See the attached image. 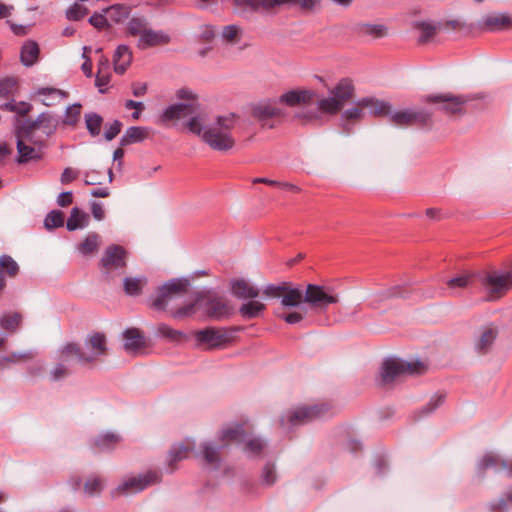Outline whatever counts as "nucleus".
<instances>
[{
    "mask_svg": "<svg viewBox=\"0 0 512 512\" xmlns=\"http://www.w3.org/2000/svg\"><path fill=\"white\" fill-rule=\"evenodd\" d=\"M86 128L92 137L98 136L103 124V118L97 113L85 114Z\"/></svg>",
    "mask_w": 512,
    "mask_h": 512,
    "instance_id": "nucleus-45",
    "label": "nucleus"
},
{
    "mask_svg": "<svg viewBox=\"0 0 512 512\" xmlns=\"http://www.w3.org/2000/svg\"><path fill=\"white\" fill-rule=\"evenodd\" d=\"M230 290L233 296L242 300L255 299L259 296V289L243 278L231 280Z\"/></svg>",
    "mask_w": 512,
    "mask_h": 512,
    "instance_id": "nucleus-21",
    "label": "nucleus"
},
{
    "mask_svg": "<svg viewBox=\"0 0 512 512\" xmlns=\"http://www.w3.org/2000/svg\"><path fill=\"white\" fill-rule=\"evenodd\" d=\"M497 337V330L491 327L486 328L476 341L475 348L479 353H486Z\"/></svg>",
    "mask_w": 512,
    "mask_h": 512,
    "instance_id": "nucleus-38",
    "label": "nucleus"
},
{
    "mask_svg": "<svg viewBox=\"0 0 512 512\" xmlns=\"http://www.w3.org/2000/svg\"><path fill=\"white\" fill-rule=\"evenodd\" d=\"M338 302V295L330 287L308 284L304 290V304L311 310L325 312L329 305Z\"/></svg>",
    "mask_w": 512,
    "mask_h": 512,
    "instance_id": "nucleus-7",
    "label": "nucleus"
},
{
    "mask_svg": "<svg viewBox=\"0 0 512 512\" xmlns=\"http://www.w3.org/2000/svg\"><path fill=\"white\" fill-rule=\"evenodd\" d=\"M103 12L107 15L108 20L121 23L129 17L131 8L124 4H114L104 9Z\"/></svg>",
    "mask_w": 512,
    "mask_h": 512,
    "instance_id": "nucleus-34",
    "label": "nucleus"
},
{
    "mask_svg": "<svg viewBox=\"0 0 512 512\" xmlns=\"http://www.w3.org/2000/svg\"><path fill=\"white\" fill-rule=\"evenodd\" d=\"M286 285L287 282H281L278 285L270 284L265 287L263 292L267 297L282 298L283 293L287 290Z\"/></svg>",
    "mask_w": 512,
    "mask_h": 512,
    "instance_id": "nucleus-59",
    "label": "nucleus"
},
{
    "mask_svg": "<svg viewBox=\"0 0 512 512\" xmlns=\"http://www.w3.org/2000/svg\"><path fill=\"white\" fill-rule=\"evenodd\" d=\"M59 359H60V363L57 364L55 366V368L51 371V378L53 380H55V381L61 380V379L65 378V377L69 376L70 373H71V370H70L69 367L73 363H77L75 358H73L71 361H64L63 360V347L60 350Z\"/></svg>",
    "mask_w": 512,
    "mask_h": 512,
    "instance_id": "nucleus-40",
    "label": "nucleus"
},
{
    "mask_svg": "<svg viewBox=\"0 0 512 512\" xmlns=\"http://www.w3.org/2000/svg\"><path fill=\"white\" fill-rule=\"evenodd\" d=\"M477 469L481 475L487 469H494L496 472L505 471L507 476L512 478V460L505 459L492 452L483 455L477 464Z\"/></svg>",
    "mask_w": 512,
    "mask_h": 512,
    "instance_id": "nucleus-16",
    "label": "nucleus"
},
{
    "mask_svg": "<svg viewBox=\"0 0 512 512\" xmlns=\"http://www.w3.org/2000/svg\"><path fill=\"white\" fill-rule=\"evenodd\" d=\"M0 270H5L8 276L14 277L19 271V266L12 257L2 255L0 257Z\"/></svg>",
    "mask_w": 512,
    "mask_h": 512,
    "instance_id": "nucleus-53",
    "label": "nucleus"
},
{
    "mask_svg": "<svg viewBox=\"0 0 512 512\" xmlns=\"http://www.w3.org/2000/svg\"><path fill=\"white\" fill-rule=\"evenodd\" d=\"M197 104L195 101L191 103H177L166 108L161 115L162 122L178 120L196 112Z\"/></svg>",
    "mask_w": 512,
    "mask_h": 512,
    "instance_id": "nucleus-20",
    "label": "nucleus"
},
{
    "mask_svg": "<svg viewBox=\"0 0 512 512\" xmlns=\"http://www.w3.org/2000/svg\"><path fill=\"white\" fill-rule=\"evenodd\" d=\"M85 346L89 352H84L76 343L65 344L63 346V360L71 361L75 358L78 364L83 366L92 365L108 352L106 336L100 332L89 334L85 340Z\"/></svg>",
    "mask_w": 512,
    "mask_h": 512,
    "instance_id": "nucleus-3",
    "label": "nucleus"
},
{
    "mask_svg": "<svg viewBox=\"0 0 512 512\" xmlns=\"http://www.w3.org/2000/svg\"><path fill=\"white\" fill-rule=\"evenodd\" d=\"M132 62V52L127 45H119L113 55L114 71L124 74Z\"/></svg>",
    "mask_w": 512,
    "mask_h": 512,
    "instance_id": "nucleus-26",
    "label": "nucleus"
},
{
    "mask_svg": "<svg viewBox=\"0 0 512 512\" xmlns=\"http://www.w3.org/2000/svg\"><path fill=\"white\" fill-rule=\"evenodd\" d=\"M409 290L406 285H395L377 294V300L383 301L392 298H406L409 295Z\"/></svg>",
    "mask_w": 512,
    "mask_h": 512,
    "instance_id": "nucleus-41",
    "label": "nucleus"
},
{
    "mask_svg": "<svg viewBox=\"0 0 512 512\" xmlns=\"http://www.w3.org/2000/svg\"><path fill=\"white\" fill-rule=\"evenodd\" d=\"M425 370V365L420 361L406 362L401 359L389 358L382 364L380 381L382 385H389L402 375L422 374Z\"/></svg>",
    "mask_w": 512,
    "mask_h": 512,
    "instance_id": "nucleus-5",
    "label": "nucleus"
},
{
    "mask_svg": "<svg viewBox=\"0 0 512 512\" xmlns=\"http://www.w3.org/2000/svg\"><path fill=\"white\" fill-rule=\"evenodd\" d=\"M252 115L258 121L264 122L268 119L282 115L281 110L271 104H259L252 110Z\"/></svg>",
    "mask_w": 512,
    "mask_h": 512,
    "instance_id": "nucleus-33",
    "label": "nucleus"
},
{
    "mask_svg": "<svg viewBox=\"0 0 512 512\" xmlns=\"http://www.w3.org/2000/svg\"><path fill=\"white\" fill-rule=\"evenodd\" d=\"M20 60L26 67L32 66V40H27L24 43L21 49Z\"/></svg>",
    "mask_w": 512,
    "mask_h": 512,
    "instance_id": "nucleus-63",
    "label": "nucleus"
},
{
    "mask_svg": "<svg viewBox=\"0 0 512 512\" xmlns=\"http://www.w3.org/2000/svg\"><path fill=\"white\" fill-rule=\"evenodd\" d=\"M225 448L224 444H214L212 442H204L201 444V451L197 456L201 457L204 464L214 470H217L221 464V449Z\"/></svg>",
    "mask_w": 512,
    "mask_h": 512,
    "instance_id": "nucleus-17",
    "label": "nucleus"
},
{
    "mask_svg": "<svg viewBox=\"0 0 512 512\" xmlns=\"http://www.w3.org/2000/svg\"><path fill=\"white\" fill-rule=\"evenodd\" d=\"M266 444L260 438H252L245 445V452L251 457H260Z\"/></svg>",
    "mask_w": 512,
    "mask_h": 512,
    "instance_id": "nucleus-52",
    "label": "nucleus"
},
{
    "mask_svg": "<svg viewBox=\"0 0 512 512\" xmlns=\"http://www.w3.org/2000/svg\"><path fill=\"white\" fill-rule=\"evenodd\" d=\"M89 222V215L80 210L78 207L72 208L70 216L66 222V228L69 231H75L79 228L86 227Z\"/></svg>",
    "mask_w": 512,
    "mask_h": 512,
    "instance_id": "nucleus-32",
    "label": "nucleus"
},
{
    "mask_svg": "<svg viewBox=\"0 0 512 512\" xmlns=\"http://www.w3.org/2000/svg\"><path fill=\"white\" fill-rule=\"evenodd\" d=\"M148 28V22L147 19L144 17H133L129 20L127 24V33L130 36L139 38L141 35L145 32V30Z\"/></svg>",
    "mask_w": 512,
    "mask_h": 512,
    "instance_id": "nucleus-44",
    "label": "nucleus"
},
{
    "mask_svg": "<svg viewBox=\"0 0 512 512\" xmlns=\"http://www.w3.org/2000/svg\"><path fill=\"white\" fill-rule=\"evenodd\" d=\"M241 28L237 25H227L222 30V38L228 44H236L241 39Z\"/></svg>",
    "mask_w": 512,
    "mask_h": 512,
    "instance_id": "nucleus-51",
    "label": "nucleus"
},
{
    "mask_svg": "<svg viewBox=\"0 0 512 512\" xmlns=\"http://www.w3.org/2000/svg\"><path fill=\"white\" fill-rule=\"evenodd\" d=\"M196 303L205 307L210 318L220 320L230 315L226 301L210 290L196 293Z\"/></svg>",
    "mask_w": 512,
    "mask_h": 512,
    "instance_id": "nucleus-11",
    "label": "nucleus"
},
{
    "mask_svg": "<svg viewBox=\"0 0 512 512\" xmlns=\"http://www.w3.org/2000/svg\"><path fill=\"white\" fill-rule=\"evenodd\" d=\"M390 122L398 127H409L419 125L421 127L429 125L431 113L426 110L404 109L394 113L390 112Z\"/></svg>",
    "mask_w": 512,
    "mask_h": 512,
    "instance_id": "nucleus-14",
    "label": "nucleus"
},
{
    "mask_svg": "<svg viewBox=\"0 0 512 512\" xmlns=\"http://www.w3.org/2000/svg\"><path fill=\"white\" fill-rule=\"evenodd\" d=\"M266 310V305L262 302L251 299L250 301L243 303L239 308V313L242 318L251 320L259 318Z\"/></svg>",
    "mask_w": 512,
    "mask_h": 512,
    "instance_id": "nucleus-31",
    "label": "nucleus"
},
{
    "mask_svg": "<svg viewBox=\"0 0 512 512\" xmlns=\"http://www.w3.org/2000/svg\"><path fill=\"white\" fill-rule=\"evenodd\" d=\"M240 328H225V327H208L196 332V340L200 344H207L209 349H216L230 343L233 339L234 333L238 332Z\"/></svg>",
    "mask_w": 512,
    "mask_h": 512,
    "instance_id": "nucleus-10",
    "label": "nucleus"
},
{
    "mask_svg": "<svg viewBox=\"0 0 512 512\" xmlns=\"http://www.w3.org/2000/svg\"><path fill=\"white\" fill-rule=\"evenodd\" d=\"M161 480V473L158 471H148L138 477H131L120 484L114 494L125 495L131 493H137L150 485L159 483Z\"/></svg>",
    "mask_w": 512,
    "mask_h": 512,
    "instance_id": "nucleus-13",
    "label": "nucleus"
},
{
    "mask_svg": "<svg viewBox=\"0 0 512 512\" xmlns=\"http://www.w3.org/2000/svg\"><path fill=\"white\" fill-rule=\"evenodd\" d=\"M68 95V92L53 87H43L34 91V96L40 97V102L48 107L56 105Z\"/></svg>",
    "mask_w": 512,
    "mask_h": 512,
    "instance_id": "nucleus-23",
    "label": "nucleus"
},
{
    "mask_svg": "<svg viewBox=\"0 0 512 512\" xmlns=\"http://www.w3.org/2000/svg\"><path fill=\"white\" fill-rule=\"evenodd\" d=\"M89 10L78 3L72 5L66 12L67 19L71 21H78L88 14Z\"/></svg>",
    "mask_w": 512,
    "mask_h": 512,
    "instance_id": "nucleus-56",
    "label": "nucleus"
},
{
    "mask_svg": "<svg viewBox=\"0 0 512 512\" xmlns=\"http://www.w3.org/2000/svg\"><path fill=\"white\" fill-rule=\"evenodd\" d=\"M354 94L355 87L352 80L342 78L329 90L328 97H323L317 101V108L322 113L335 115L354 97Z\"/></svg>",
    "mask_w": 512,
    "mask_h": 512,
    "instance_id": "nucleus-4",
    "label": "nucleus"
},
{
    "mask_svg": "<svg viewBox=\"0 0 512 512\" xmlns=\"http://www.w3.org/2000/svg\"><path fill=\"white\" fill-rule=\"evenodd\" d=\"M481 28L488 31L512 29V17L506 14H492L483 18Z\"/></svg>",
    "mask_w": 512,
    "mask_h": 512,
    "instance_id": "nucleus-22",
    "label": "nucleus"
},
{
    "mask_svg": "<svg viewBox=\"0 0 512 512\" xmlns=\"http://www.w3.org/2000/svg\"><path fill=\"white\" fill-rule=\"evenodd\" d=\"M358 104L368 109L370 115L382 117L390 115L391 104L373 97H365L358 101Z\"/></svg>",
    "mask_w": 512,
    "mask_h": 512,
    "instance_id": "nucleus-25",
    "label": "nucleus"
},
{
    "mask_svg": "<svg viewBox=\"0 0 512 512\" xmlns=\"http://www.w3.org/2000/svg\"><path fill=\"white\" fill-rule=\"evenodd\" d=\"M314 95V92L311 90H291L282 94L279 98V102L288 106H296L299 104L309 103L313 99Z\"/></svg>",
    "mask_w": 512,
    "mask_h": 512,
    "instance_id": "nucleus-27",
    "label": "nucleus"
},
{
    "mask_svg": "<svg viewBox=\"0 0 512 512\" xmlns=\"http://www.w3.org/2000/svg\"><path fill=\"white\" fill-rule=\"evenodd\" d=\"M21 322V316L18 313L6 314L0 318V328L8 332H14Z\"/></svg>",
    "mask_w": 512,
    "mask_h": 512,
    "instance_id": "nucleus-50",
    "label": "nucleus"
},
{
    "mask_svg": "<svg viewBox=\"0 0 512 512\" xmlns=\"http://www.w3.org/2000/svg\"><path fill=\"white\" fill-rule=\"evenodd\" d=\"M190 282L185 278H173L158 288L151 307L158 311L166 310L168 303L178 294L187 292Z\"/></svg>",
    "mask_w": 512,
    "mask_h": 512,
    "instance_id": "nucleus-9",
    "label": "nucleus"
},
{
    "mask_svg": "<svg viewBox=\"0 0 512 512\" xmlns=\"http://www.w3.org/2000/svg\"><path fill=\"white\" fill-rule=\"evenodd\" d=\"M170 40V36L165 32L156 31L148 27L138 39L137 47L140 50H146L151 47L166 45Z\"/></svg>",
    "mask_w": 512,
    "mask_h": 512,
    "instance_id": "nucleus-18",
    "label": "nucleus"
},
{
    "mask_svg": "<svg viewBox=\"0 0 512 512\" xmlns=\"http://www.w3.org/2000/svg\"><path fill=\"white\" fill-rule=\"evenodd\" d=\"M413 28L419 30L421 35L419 37L420 43H426L430 41L436 34V26L426 21H415Z\"/></svg>",
    "mask_w": 512,
    "mask_h": 512,
    "instance_id": "nucleus-43",
    "label": "nucleus"
},
{
    "mask_svg": "<svg viewBox=\"0 0 512 512\" xmlns=\"http://www.w3.org/2000/svg\"><path fill=\"white\" fill-rule=\"evenodd\" d=\"M287 290L282 295L281 305L286 308L299 307L304 303V290L300 287H294L287 282Z\"/></svg>",
    "mask_w": 512,
    "mask_h": 512,
    "instance_id": "nucleus-28",
    "label": "nucleus"
},
{
    "mask_svg": "<svg viewBox=\"0 0 512 512\" xmlns=\"http://www.w3.org/2000/svg\"><path fill=\"white\" fill-rule=\"evenodd\" d=\"M427 103L441 104L438 110L447 115H462L464 114V105L468 99L464 96H456L451 93H442L426 96L424 99Z\"/></svg>",
    "mask_w": 512,
    "mask_h": 512,
    "instance_id": "nucleus-12",
    "label": "nucleus"
},
{
    "mask_svg": "<svg viewBox=\"0 0 512 512\" xmlns=\"http://www.w3.org/2000/svg\"><path fill=\"white\" fill-rule=\"evenodd\" d=\"M100 245V236L95 233H89L86 238L78 245V251L82 255H89L97 252Z\"/></svg>",
    "mask_w": 512,
    "mask_h": 512,
    "instance_id": "nucleus-39",
    "label": "nucleus"
},
{
    "mask_svg": "<svg viewBox=\"0 0 512 512\" xmlns=\"http://www.w3.org/2000/svg\"><path fill=\"white\" fill-rule=\"evenodd\" d=\"M120 442V436L113 433L99 435L93 440V446L100 452L111 450Z\"/></svg>",
    "mask_w": 512,
    "mask_h": 512,
    "instance_id": "nucleus-36",
    "label": "nucleus"
},
{
    "mask_svg": "<svg viewBox=\"0 0 512 512\" xmlns=\"http://www.w3.org/2000/svg\"><path fill=\"white\" fill-rule=\"evenodd\" d=\"M277 479L275 466L271 463H267L261 474V481L266 486H272L275 484Z\"/></svg>",
    "mask_w": 512,
    "mask_h": 512,
    "instance_id": "nucleus-58",
    "label": "nucleus"
},
{
    "mask_svg": "<svg viewBox=\"0 0 512 512\" xmlns=\"http://www.w3.org/2000/svg\"><path fill=\"white\" fill-rule=\"evenodd\" d=\"M158 332L163 337H166V338H168L170 340H174V341H178L183 337V333L181 331L175 330L166 324H161L158 327Z\"/></svg>",
    "mask_w": 512,
    "mask_h": 512,
    "instance_id": "nucleus-62",
    "label": "nucleus"
},
{
    "mask_svg": "<svg viewBox=\"0 0 512 512\" xmlns=\"http://www.w3.org/2000/svg\"><path fill=\"white\" fill-rule=\"evenodd\" d=\"M512 506V486L506 491L503 497L490 503L492 512H505Z\"/></svg>",
    "mask_w": 512,
    "mask_h": 512,
    "instance_id": "nucleus-48",
    "label": "nucleus"
},
{
    "mask_svg": "<svg viewBox=\"0 0 512 512\" xmlns=\"http://www.w3.org/2000/svg\"><path fill=\"white\" fill-rule=\"evenodd\" d=\"M471 282V276L470 275H460L453 277L447 281V286L450 289H463L466 288Z\"/></svg>",
    "mask_w": 512,
    "mask_h": 512,
    "instance_id": "nucleus-60",
    "label": "nucleus"
},
{
    "mask_svg": "<svg viewBox=\"0 0 512 512\" xmlns=\"http://www.w3.org/2000/svg\"><path fill=\"white\" fill-rule=\"evenodd\" d=\"M332 406L329 403H319L311 406H301L288 412L287 416L280 419V425L296 427L307 424L313 420L328 414Z\"/></svg>",
    "mask_w": 512,
    "mask_h": 512,
    "instance_id": "nucleus-6",
    "label": "nucleus"
},
{
    "mask_svg": "<svg viewBox=\"0 0 512 512\" xmlns=\"http://www.w3.org/2000/svg\"><path fill=\"white\" fill-rule=\"evenodd\" d=\"M18 88V82L15 77H5L0 79V98H9L15 95Z\"/></svg>",
    "mask_w": 512,
    "mask_h": 512,
    "instance_id": "nucleus-46",
    "label": "nucleus"
},
{
    "mask_svg": "<svg viewBox=\"0 0 512 512\" xmlns=\"http://www.w3.org/2000/svg\"><path fill=\"white\" fill-rule=\"evenodd\" d=\"M219 440L226 447L232 442H243L245 440V430L242 424H234L223 429L220 433Z\"/></svg>",
    "mask_w": 512,
    "mask_h": 512,
    "instance_id": "nucleus-29",
    "label": "nucleus"
},
{
    "mask_svg": "<svg viewBox=\"0 0 512 512\" xmlns=\"http://www.w3.org/2000/svg\"><path fill=\"white\" fill-rule=\"evenodd\" d=\"M126 265L127 251L117 244L109 245L100 259V267L106 276L116 269L125 268Z\"/></svg>",
    "mask_w": 512,
    "mask_h": 512,
    "instance_id": "nucleus-15",
    "label": "nucleus"
},
{
    "mask_svg": "<svg viewBox=\"0 0 512 512\" xmlns=\"http://www.w3.org/2000/svg\"><path fill=\"white\" fill-rule=\"evenodd\" d=\"M364 110H365V107L359 105L357 102L355 106H353L349 109H346L342 113L341 117L343 120H352V121L361 120L365 116Z\"/></svg>",
    "mask_w": 512,
    "mask_h": 512,
    "instance_id": "nucleus-55",
    "label": "nucleus"
},
{
    "mask_svg": "<svg viewBox=\"0 0 512 512\" xmlns=\"http://www.w3.org/2000/svg\"><path fill=\"white\" fill-rule=\"evenodd\" d=\"M124 349L132 355H138L145 347L146 341L137 328H128L123 332Z\"/></svg>",
    "mask_w": 512,
    "mask_h": 512,
    "instance_id": "nucleus-19",
    "label": "nucleus"
},
{
    "mask_svg": "<svg viewBox=\"0 0 512 512\" xmlns=\"http://www.w3.org/2000/svg\"><path fill=\"white\" fill-rule=\"evenodd\" d=\"M238 118L235 113L219 115L213 124L203 127L200 118L194 116L187 122V127L191 133L201 136L202 140L213 150L228 151L235 145L231 131Z\"/></svg>",
    "mask_w": 512,
    "mask_h": 512,
    "instance_id": "nucleus-1",
    "label": "nucleus"
},
{
    "mask_svg": "<svg viewBox=\"0 0 512 512\" xmlns=\"http://www.w3.org/2000/svg\"><path fill=\"white\" fill-rule=\"evenodd\" d=\"M359 31L364 35H370L374 38H382L387 35V27L382 24H361Z\"/></svg>",
    "mask_w": 512,
    "mask_h": 512,
    "instance_id": "nucleus-47",
    "label": "nucleus"
},
{
    "mask_svg": "<svg viewBox=\"0 0 512 512\" xmlns=\"http://www.w3.org/2000/svg\"><path fill=\"white\" fill-rule=\"evenodd\" d=\"M58 126V119L50 112L41 113L34 119V134L40 131L46 137L53 135Z\"/></svg>",
    "mask_w": 512,
    "mask_h": 512,
    "instance_id": "nucleus-24",
    "label": "nucleus"
},
{
    "mask_svg": "<svg viewBox=\"0 0 512 512\" xmlns=\"http://www.w3.org/2000/svg\"><path fill=\"white\" fill-rule=\"evenodd\" d=\"M110 82V73L109 71H103L102 67H98L95 85L99 88V92L105 93V87Z\"/></svg>",
    "mask_w": 512,
    "mask_h": 512,
    "instance_id": "nucleus-64",
    "label": "nucleus"
},
{
    "mask_svg": "<svg viewBox=\"0 0 512 512\" xmlns=\"http://www.w3.org/2000/svg\"><path fill=\"white\" fill-rule=\"evenodd\" d=\"M147 282V278L144 276L126 277L123 281L124 291L129 296H138Z\"/></svg>",
    "mask_w": 512,
    "mask_h": 512,
    "instance_id": "nucleus-35",
    "label": "nucleus"
},
{
    "mask_svg": "<svg viewBox=\"0 0 512 512\" xmlns=\"http://www.w3.org/2000/svg\"><path fill=\"white\" fill-rule=\"evenodd\" d=\"M102 488H103V481L101 480V478H99L97 476L87 479V481L85 482V485H84L85 493L90 496L100 493Z\"/></svg>",
    "mask_w": 512,
    "mask_h": 512,
    "instance_id": "nucleus-57",
    "label": "nucleus"
},
{
    "mask_svg": "<svg viewBox=\"0 0 512 512\" xmlns=\"http://www.w3.org/2000/svg\"><path fill=\"white\" fill-rule=\"evenodd\" d=\"M481 284L487 293V299L494 301L501 298L512 287L511 273L498 271L487 272L481 279Z\"/></svg>",
    "mask_w": 512,
    "mask_h": 512,
    "instance_id": "nucleus-8",
    "label": "nucleus"
},
{
    "mask_svg": "<svg viewBox=\"0 0 512 512\" xmlns=\"http://www.w3.org/2000/svg\"><path fill=\"white\" fill-rule=\"evenodd\" d=\"M193 447L194 442L187 444L179 443L174 445L169 452V466H173V464L177 461L186 459L189 452L192 451ZM171 470L173 471L174 467H171Z\"/></svg>",
    "mask_w": 512,
    "mask_h": 512,
    "instance_id": "nucleus-37",
    "label": "nucleus"
},
{
    "mask_svg": "<svg viewBox=\"0 0 512 512\" xmlns=\"http://www.w3.org/2000/svg\"><path fill=\"white\" fill-rule=\"evenodd\" d=\"M238 13L248 14L264 9V0H234Z\"/></svg>",
    "mask_w": 512,
    "mask_h": 512,
    "instance_id": "nucleus-42",
    "label": "nucleus"
},
{
    "mask_svg": "<svg viewBox=\"0 0 512 512\" xmlns=\"http://www.w3.org/2000/svg\"><path fill=\"white\" fill-rule=\"evenodd\" d=\"M64 213L60 210L49 212L44 220V226L48 230H52L64 225Z\"/></svg>",
    "mask_w": 512,
    "mask_h": 512,
    "instance_id": "nucleus-49",
    "label": "nucleus"
},
{
    "mask_svg": "<svg viewBox=\"0 0 512 512\" xmlns=\"http://www.w3.org/2000/svg\"><path fill=\"white\" fill-rule=\"evenodd\" d=\"M81 113V105L80 104H73L71 106H68L66 108L65 112V118L63 120L64 124L69 126H74L80 117Z\"/></svg>",
    "mask_w": 512,
    "mask_h": 512,
    "instance_id": "nucleus-54",
    "label": "nucleus"
},
{
    "mask_svg": "<svg viewBox=\"0 0 512 512\" xmlns=\"http://www.w3.org/2000/svg\"><path fill=\"white\" fill-rule=\"evenodd\" d=\"M149 134V130L146 127L132 126L129 127L120 139L121 146H128L134 143H140L144 141Z\"/></svg>",
    "mask_w": 512,
    "mask_h": 512,
    "instance_id": "nucleus-30",
    "label": "nucleus"
},
{
    "mask_svg": "<svg viewBox=\"0 0 512 512\" xmlns=\"http://www.w3.org/2000/svg\"><path fill=\"white\" fill-rule=\"evenodd\" d=\"M445 394H435L431 400L423 407L422 412L424 414H429L435 411L439 406H441L445 401Z\"/></svg>",
    "mask_w": 512,
    "mask_h": 512,
    "instance_id": "nucleus-61",
    "label": "nucleus"
},
{
    "mask_svg": "<svg viewBox=\"0 0 512 512\" xmlns=\"http://www.w3.org/2000/svg\"><path fill=\"white\" fill-rule=\"evenodd\" d=\"M31 108V104L14 99L0 105L1 110L15 113L14 133L19 163L32 159V119L29 115Z\"/></svg>",
    "mask_w": 512,
    "mask_h": 512,
    "instance_id": "nucleus-2",
    "label": "nucleus"
}]
</instances>
